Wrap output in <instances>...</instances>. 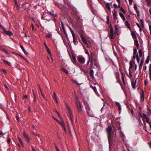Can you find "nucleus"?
Segmentation results:
<instances>
[{
  "label": "nucleus",
  "mask_w": 151,
  "mask_h": 151,
  "mask_svg": "<svg viewBox=\"0 0 151 151\" xmlns=\"http://www.w3.org/2000/svg\"><path fill=\"white\" fill-rule=\"evenodd\" d=\"M61 70L67 74H68L69 73L68 71L66 69H65L64 68H62Z\"/></svg>",
  "instance_id": "34"
},
{
  "label": "nucleus",
  "mask_w": 151,
  "mask_h": 151,
  "mask_svg": "<svg viewBox=\"0 0 151 151\" xmlns=\"http://www.w3.org/2000/svg\"><path fill=\"white\" fill-rule=\"evenodd\" d=\"M90 87L92 88L93 90L95 92V93L97 94L98 93L97 91L96 90V89L95 86L93 87L91 85Z\"/></svg>",
  "instance_id": "30"
},
{
  "label": "nucleus",
  "mask_w": 151,
  "mask_h": 151,
  "mask_svg": "<svg viewBox=\"0 0 151 151\" xmlns=\"http://www.w3.org/2000/svg\"><path fill=\"white\" fill-rule=\"evenodd\" d=\"M54 111L57 113L58 116L59 118H60L61 117L60 114H59V113L57 111V110L56 109H54Z\"/></svg>",
  "instance_id": "43"
},
{
  "label": "nucleus",
  "mask_w": 151,
  "mask_h": 151,
  "mask_svg": "<svg viewBox=\"0 0 151 151\" xmlns=\"http://www.w3.org/2000/svg\"><path fill=\"white\" fill-rule=\"evenodd\" d=\"M144 62V60L143 59H141V60L140 63L139 64V70H141L142 69V68L143 65V63Z\"/></svg>",
  "instance_id": "18"
},
{
  "label": "nucleus",
  "mask_w": 151,
  "mask_h": 151,
  "mask_svg": "<svg viewBox=\"0 0 151 151\" xmlns=\"http://www.w3.org/2000/svg\"><path fill=\"white\" fill-rule=\"evenodd\" d=\"M86 111H87V112L88 114V115H89V114H90L89 112H90V107L89 106H88V108H87V109L86 108Z\"/></svg>",
  "instance_id": "45"
},
{
  "label": "nucleus",
  "mask_w": 151,
  "mask_h": 151,
  "mask_svg": "<svg viewBox=\"0 0 151 151\" xmlns=\"http://www.w3.org/2000/svg\"><path fill=\"white\" fill-rule=\"evenodd\" d=\"M14 3L16 5V6L17 7V9H18L20 7L18 5V3L16 0H14Z\"/></svg>",
  "instance_id": "40"
},
{
  "label": "nucleus",
  "mask_w": 151,
  "mask_h": 151,
  "mask_svg": "<svg viewBox=\"0 0 151 151\" xmlns=\"http://www.w3.org/2000/svg\"><path fill=\"white\" fill-rule=\"evenodd\" d=\"M136 58H137V60L138 63H139V58L138 56V53H137L136 55Z\"/></svg>",
  "instance_id": "54"
},
{
  "label": "nucleus",
  "mask_w": 151,
  "mask_h": 151,
  "mask_svg": "<svg viewBox=\"0 0 151 151\" xmlns=\"http://www.w3.org/2000/svg\"><path fill=\"white\" fill-rule=\"evenodd\" d=\"M129 63H130L129 67V74H131V71H130V69L131 68H132V67L133 66V64H132V62L131 61H130Z\"/></svg>",
  "instance_id": "31"
},
{
  "label": "nucleus",
  "mask_w": 151,
  "mask_h": 151,
  "mask_svg": "<svg viewBox=\"0 0 151 151\" xmlns=\"http://www.w3.org/2000/svg\"><path fill=\"white\" fill-rule=\"evenodd\" d=\"M119 15L120 17H121L122 19L124 20L125 21V17L123 14L122 13H119Z\"/></svg>",
  "instance_id": "25"
},
{
  "label": "nucleus",
  "mask_w": 151,
  "mask_h": 151,
  "mask_svg": "<svg viewBox=\"0 0 151 151\" xmlns=\"http://www.w3.org/2000/svg\"><path fill=\"white\" fill-rule=\"evenodd\" d=\"M94 71L93 70L91 69L90 72L89 74L90 76L92 77H94L93 76Z\"/></svg>",
  "instance_id": "29"
},
{
  "label": "nucleus",
  "mask_w": 151,
  "mask_h": 151,
  "mask_svg": "<svg viewBox=\"0 0 151 151\" xmlns=\"http://www.w3.org/2000/svg\"><path fill=\"white\" fill-rule=\"evenodd\" d=\"M150 56H149V55L148 56L147 58L145 60L146 63L147 64L149 63V60H150Z\"/></svg>",
  "instance_id": "42"
},
{
  "label": "nucleus",
  "mask_w": 151,
  "mask_h": 151,
  "mask_svg": "<svg viewBox=\"0 0 151 151\" xmlns=\"http://www.w3.org/2000/svg\"><path fill=\"white\" fill-rule=\"evenodd\" d=\"M44 45L45 46V47L46 49H47V50L48 53L50 55H51V53L50 52V50L45 42H44Z\"/></svg>",
  "instance_id": "17"
},
{
  "label": "nucleus",
  "mask_w": 151,
  "mask_h": 151,
  "mask_svg": "<svg viewBox=\"0 0 151 151\" xmlns=\"http://www.w3.org/2000/svg\"><path fill=\"white\" fill-rule=\"evenodd\" d=\"M65 106L66 108L68 111L69 118L71 120V122L73 124V115L72 114V111L67 104H66Z\"/></svg>",
  "instance_id": "4"
},
{
  "label": "nucleus",
  "mask_w": 151,
  "mask_h": 151,
  "mask_svg": "<svg viewBox=\"0 0 151 151\" xmlns=\"http://www.w3.org/2000/svg\"><path fill=\"white\" fill-rule=\"evenodd\" d=\"M83 102L86 109L88 108V107L89 106L88 104L87 103L86 101H84Z\"/></svg>",
  "instance_id": "33"
},
{
  "label": "nucleus",
  "mask_w": 151,
  "mask_h": 151,
  "mask_svg": "<svg viewBox=\"0 0 151 151\" xmlns=\"http://www.w3.org/2000/svg\"><path fill=\"white\" fill-rule=\"evenodd\" d=\"M110 3H106V8L109 10L110 12L111 11V8L110 7Z\"/></svg>",
  "instance_id": "20"
},
{
  "label": "nucleus",
  "mask_w": 151,
  "mask_h": 151,
  "mask_svg": "<svg viewBox=\"0 0 151 151\" xmlns=\"http://www.w3.org/2000/svg\"><path fill=\"white\" fill-rule=\"evenodd\" d=\"M73 42L75 44V45H76L78 43V41H77V39H73Z\"/></svg>",
  "instance_id": "52"
},
{
  "label": "nucleus",
  "mask_w": 151,
  "mask_h": 151,
  "mask_svg": "<svg viewBox=\"0 0 151 151\" xmlns=\"http://www.w3.org/2000/svg\"><path fill=\"white\" fill-rule=\"evenodd\" d=\"M134 40V44L137 47V48L138 49L139 48V44L138 42V40L136 39Z\"/></svg>",
  "instance_id": "24"
},
{
  "label": "nucleus",
  "mask_w": 151,
  "mask_h": 151,
  "mask_svg": "<svg viewBox=\"0 0 151 151\" xmlns=\"http://www.w3.org/2000/svg\"><path fill=\"white\" fill-rule=\"evenodd\" d=\"M32 92H33V96H34V101L35 102V101H36V96H35V93L34 92V90H32Z\"/></svg>",
  "instance_id": "57"
},
{
  "label": "nucleus",
  "mask_w": 151,
  "mask_h": 151,
  "mask_svg": "<svg viewBox=\"0 0 151 151\" xmlns=\"http://www.w3.org/2000/svg\"><path fill=\"white\" fill-rule=\"evenodd\" d=\"M113 17L114 18V19H118V17H117V11H116V10H114L113 11Z\"/></svg>",
  "instance_id": "8"
},
{
  "label": "nucleus",
  "mask_w": 151,
  "mask_h": 151,
  "mask_svg": "<svg viewBox=\"0 0 151 151\" xmlns=\"http://www.w3.org/2000/svg\"><path fill=\"white\" fill-rule=\"evenodd\" d=\"M115 76L116 77V79L117 80V81H118V80L119 78V75L118 73H115Z\"/></svg>",
  "instance_id": "48"
},
{
  "label": "nucleus",
  "mask_w": 151,
  "mask_h": 151,
  "mask_svg": "<svg viewBox=\"0 0 151 151\" xmlns=\"http://www.w3.org/2000/svg\"><path fill=\"white\" fill-rule=\"evenodd\" d=\"M58 122L60 125L61 126H63L64 124V122L63 121H58Z\"/></svg>",
  "instance_id": "41"
},
{
  "label": "nucleus",
  "mask_w": 151,
  "mask_h": 151,
  "mask_svg": "<svg viewBox=\"0 0 151 151\" xmlns=\"http://www.w3.org/2000/svg\"><path fill=\"white\" fill-rule=\"evenodd\" d=\"M141 99H143V100H144V92L143 91H142V92L141 93Z\"/></svg>",
  "instance_id": "35"
},
{
  "label": "nucleus",
  "mask_w": 151,
  "mask_h": 151,
  "mask_svg": "<svg viewBox=\"0 0 151 151\" xmlns=\"http://www.w3.org/2000/svg\"><path fill=\"white\" fill-rule=\"evenodd\" d=\"M1 51L2 52L4 53L6 55H9V53L4 48H3L1 49Z\"/></svg>",
  "instance_id": "27"
},
{
  "label": "nucleus",
  "mask_w": 151,
  "mask_h": 151,
  "mask_svg": "<svg viewBox=\"0 0 151 151\" xmlns=\"http://www.w3.org/2000/svg\"><path fill=\"white\" fill-rule=\"evenodd\" d=\"M148 110L149 111V112H147V114L149 116L150 115V114L151 113V110L150 109H148Z\"/></svg>",
  "instance_id": "64"
},
{
  "label": "nucleus",
  "mask_w": 151,
  "mask_h": 151,
  "mask_svg": "<svg viewBox=\"0 0 151 151\" xmlns=\"http://www.w3.org/2000/svg\"><path fill=\"white\" fill-rule=\"evenodd\" d=\"M52 97H53V98L55 100L56 103L57 104H58V99H57V95H56V93L54 91L53 92V95L52 96Z\"/></svg>",
  "instance_id": "12"
},
{
  "label": "nucleus",
  "mask_w": 151,
  "mask_h": 151,
  "mask_svg": "<svg viewBox=\"0 0 151 151\" xmlns=\"http://www.w3.org/2000/svg\"><path fill=\"white\" fill-rule=\"evenodd\" d=\"M38 87H39V89L40 91V92L41 93V94L42 96H43V98H45V95L43 94L42 91V90L41 89V88L40 87V86L39 85H38Z\"/></svg>",
  "instance_id": "44"
},
{
  "label": "nucleus",
  "mask_w": 151,
  "mask_h": 151,
  "mask_svg": "<svg viewBox=\"0 0 151 151\" xmlns=\"http://www.w3.org/2000/svg\"><path fill=\"white\" fill-rule=\"evenodd\" d=\"M78 61L81 63L83 64L85 63V59L84 57L82 56H78L77 58Z\"/></svg>",
  "instance_id": "6"
},
{
  "label": "nucleus",
  "mask_w": 151,
  "mask_h": 151,
  "mask_svg": "<svg viewBox=\"0 0 151 151\" xmlns=\"http://www.w3.org/2000/svg\"><path fill=\"white\" fill-rule=\"evenodd\" d=\"M120 123L119 122L117 123V125L118 126L117 127V128L118 130L120 129Z\"/></svg>",
  "instance_id": "49"
},
{
  "label": "nucleus",
  "mask_w": 151,
  "mask_h": 151,
  "mask_svg": "<svg viewBox=\"0 0 151 151\" xmlns=\"http://www.w3.org/2000/svg\"><path fill=\"white\" fill-rule=\"evenodd\" d=\"M116 106L118 107V109L119 111H120L121 109V108L120 104L119 103L117 102H116Z\"/></svg>",
  "instance_id": "28"
},
{
  "label": "nucleus",
  "mask_w": 151,
  "mask_h": 151,
  "mask_svg": "<svg viewBox=\"0 0 151 151\" xmlns=\"http://www.w3.org/2000/svg\"><path fill=\"white\" fill-rule=\"evenodd\" d=\"M72 81H73V82L74 83L76 84H77V85H80V84H79V83L77 82V81H76V80H73V79H72Z\"/></svg>",
  "instance_id": "60"
},
{
  "label": "nucleus",
  "mask_w": 151,
  "mask_h": 151,
  "mask_svg": "<svg viewBox=\"0 0 151 151\" xmlns=\"http://www.w3.org/2000/svg\"><path fill=\"white\" fill-rule=\"evenodd\" d=\"M106 131L107 133V137L109 142H112L113 141V136L111 133L112 127L110 126L106 128Z\"/></svg>",
  "instance_id": "1"
},
{
  "label": "nucleus",
  "mask_w": 151,
  "mask_h": 151,
  "mask_svg": "<svg viewBox=\"0 0 151 151\" xmlns=\"http://www.w3.org/2000/svg\"><path fill=\"white\" fill-rule=\"evenodd\" d=\"M139 55L140 57H142V50L141 49H139Z\"/></svg>",
  "instance_id": "59"
},
{
  "label": "nucleus",
  "mask_w": 151,
  "mask_h": 151,
  "mask_svg": "<svg viewBox=\"0 0 151 151\" xmlns=\"http://www.w3.org/2000/svg\"><path fill=\"white\" fill-rule=\"evenodd\" d=\"M84 47V50H85V52L86 54H87L88 56H90V54H89V53L88 52V50L87 49H86L84 47Z\"/></svg>",
  "instance_id": "32"
},
{
  "label": "nucleus",
  "mask_w": 151,
  "mask_h": 151,
  "mask_svg": "<svg viewBox=\"0 0 151 151\" xmlns=\"http://www.w3.org/2000/svg\"><path fill=\"white\" fill-rule=\"evenodd\" d=\"M56 16V14H54L50 12H47L43 14L42 17L44 18L46 20L48 21L50 20L52 17H54Z\"/></svg>",
  "instance_id": "2"
},
{
  "label": "nucleus",
  "mask_w": 151,
  "mask_h": 151,
  "mask_svg": "<svg viewBox=\"0 0 151 151\" xmlns=\"http://www.w3.org/2000/svg\"><path fill=\"white\" fill-rule=\"evenodd\" d=\"M62 127L63 128V129L64 131L66 132V127H65V125L64 124L63 125V126H62Z\"/></svg>",
  "instance_id": "53"
},
{
  "label": "nucleus",
  "mask_w": 151,
  "mask_h": 151,
  "mask_svg": "<svg viewBox=\"0 0 151 151\" xmlns=\"http://www.w3.org/2000/svg\"><path fill=\"white\" fill-rule=\"evenodd\" d=\"M147 117V116L146 115L145 113H142V121L143 122L144 124H145V119Z\"/></svg>",
  "instance_id": "21"
},
{
  "label": "nucleus",
  "mask_w": 151,
  "mask_h": 151,
  "mask_svg": "<svg viewBox=\"0 0 151 151\" xmlns=\"http://www.w3.org/2000/svg\"><path fill=\"white\" fill-rule=\"evenodd\" d=\"M125 24L128 28H130V24L128 21H126Z\"/></svg>",
  "instance_id": "36"
},
{
  "label": "nucleus",
  "mask_w": 151,
  "mask_h": 151,
  "mask_svg": "<svg viewBox=\"0 0 151 151\" xmlns=\"http://www.w3.org/2000/svg\"><path fill=\"white\" fill-rule=\"evenodd\" d=\"M136 80H135L134 82V81H131V84H132V86L134 89L135 88V85L136 84Z\"/></svg>",
  "instance_id": "22"
},
{
  "label": "nucleus",
  "mask_w": 151,
  "mask_h": 151,
  "mask_svg": "<svg viewBox=\"0 0 151 151\" xmlns=\"http://www.w3.org/2000/svg\"><path fill=\"white\" fill-rule=\"evenodd\" d=\"M131 35L134 39H137V37L135 33L133 31H131Z\"/></svg>",
  "instance_id": "19"
},
{
  "label": "nucleus",
  "mask_w": 151,
  "mask_h": 151,
  "mask_svg": "<svg viewBox=\"0 0 151 151\" xmlns=\"http://www.w3.org/2000/svg\"><path fill=\"white\" fill-rule=\"evenodd\" d=\"M88 56L89 57L88 60H93V58H94V55H93V56Z\"/></svg>",
  "instance_id": "55"
},
{
  "label": "nucleus",
  "mask_w": 151,
  "mask_h": 151,
  "mask_svg": "<svg viewBox=\"0 0 151 151\" xmlns=\"http://www.w3.org/2000/svg\"><path fill=\"white\" fill-rule=\"evenodd\" d=\"M94 60V63L97 62V56L95 54H94V58H93V61Z\"/></svg>",
  "instance_id": "38"
},
{
  "label": "nucleus",
  "mask_w": 151,
  "mask_h": 151,
  "mask_svg": "<svg viewBox=\"0 0 151 151\" xmlns=\"http://www.w3.org/2000/svg\"><path fill=\"white\" fill-rule=\"evenodd\" d=\"M149 74L150 76L151 75V63L149 65Z\"/></svg>",
  "instance_id": "56"
},
{
  "label": "nucleus",
  "mask_w": 151,
  "mask_h": 151,
  "mask_svg": "<svg viewBox=\"0 0 151 151\" xmlns=\"http://www.w3.org/2000/svg\"><path fill=\"white\" fill-rule=\"evenodd\" d=\"M76 106L78 111L80 113H81L83 111V107L80 101L78 99L76 102Z\"/></svg>",
  "instance_id": "3"
},
{
  "label": "nucleus",
  "mask_w": 151,
  "mask_h": 151,
  "mask_svg": "<svg viewBox=\"0 0 151 151\" xmlns=\"http://www.w3.org/2000/svg\"><path fill=\"white\" fill-rule=\"evenodd\" d=\"M61 27H62V29L63 30L64 34L67 36V34L66 32V31L65 30V27H64L63 24V22H61Z\"/></svg>",
  "instance_id": "15"
},
{
  "label": "nucleus",
  "mask_w": 151,
  "mask_h": 151,
  "mask_svg": "<svg viewBox=\"0 0 151 151\" xmlns=\"http://www.w3.org/2000/svg\"><path fill=\"white\" fill-rule=\"evenodd\" d=\"M109 28H110V32L108 33V36L110 39L112 40L114 39V29L111 24H110Z\"/></svg>",
  "instance_id": "5"
},
{
  "label": "nucleus",
  "mask_w": 151,
  "mask_h": 151,
  "mask_svg": "<svg viewBox=\"0 0 151 151\" xmlns=\"http://www.w3.org/2000/svg\"><path fill=\"white\" fill-rule=\"evenodd\" d=\"M87 45L86 47L88 49V50H91V49H92L91 47V46H90V45H89L88 42L87 43V44H86Z\"/></svg>",
  "instance_id": "51"
},
{
  "label": "nucleus",
  "mask_w": 151,
  "mask_h": 151,
  "mask_svg": "<svg viewBox=\"0 0 151 151\" xmlns=\"http://www.w3.org/2000/svg\"><path fill=\"white\" fill-rule=\"evenodd\" d=\"M134 8L136 10L137 13V16L138 17H139V12L138 10L137 9V7L135 4H134Z\"/></svg>",
  "instance_id": "14"
},
{
  "label": "nucleus",
  "mask_w": 151,
  "mask_h": 151,
  "mask_svg": "<svg viewBox=\"0 0 151 151\" xmlns=\"http://www.w3.org/2000/svg\"><path fill=\"white\" fill-rule=\"evenodd\" d=\"M23 136L28 142H30V138L25 133H23Z\"/></svg>",
  "instance_id": "13"
},
{
  "label": "nucleus",
  "mask_w": 151,
  "mask_h": 151,
  "mask_svg": "<svg viewBox=\"0 0 151 151\" xmlns=\"http://www.w3.org/2000/svg\"><path fill=\"white\" fill-rule=\"evenodd\" d=\"M120 9V11L122 12L124 14H125V13H126V10H125L124 9H123L122 8V7H121Z\"/></svg>",
  "instance_id": "46"
},
{
  "label": "nucleus",
  "mask_w": 151,
  "mask_h": 151,
  "mask_svg": "<svg viewBox=\"0 0 151 151\" xmlns=\"http://www.w3.org/2000/svg\"><path fill=\"white\" fill-rule=\"evenodd\" d=\"M90 68L91 69L92 68V67L93 66V60H90Z\"/></svg>",
  "instance_id": "37"
},
{
  "label": "nucleus",
  "mask_w": 151,
  "mask_h": 151,
  "mask_svg": "<svg viewBox=\"0 0 151 151\" xmlns=\"http://www.w3.org/2000/svg\"><path fill=\"white\" fill-rule=\"evenodd\" d=\"M64 3L65 4H67V6H68V4H70L69 1L68 0H64Z\"/></svg>",
  "instance_id": "47"
},
{
  "label": "nucleus",
  "mask_w": 151,
  "mask_h": 151,
  "mask_svg": "<svg viewBox=\"0 0 151 151\" xmlns=\"http://www.w3.org/2000/svg\"><path fill=\"white\" fill-rule=\"evenodd\" d=\"M1 60L3 61V62L5 64L9 65V66L11 65V63L10 62L8 61H7L4 60V59H2Z\"/></svg>",
  "instance_id": "23"
},
{
  "label": "nucleus",
  "mask_w": 151,
  "mask_h": 151,
  "mask_svg": "<svg viewBox=\"0 0 151 151\" xmlns=\"http://www.w3.org/2000/svg\"><path fill=\"white\" fill-rule=\"evenodd\" d=\"M140 23L142 27L143 28L144 27V21L143 19H141L140 20Z\"/></svg>",
  "instance_id": "39"
},
{
  "label": "nucleus",
  "mask_w": 151,
  "mask_h": 151,
  "mask_svg": "<svg viewBox=\"0 0 151 151\" xmlns=\"http://www.w3.org/2000/svg\"><path fill=\"white\" fill-rule=\"evenodd\" d=\"M52 36V34H50L48 33L46 35H45V37L47 38H50Z\"/></svg>",
  "instance_id": "50"
},
{
  "label": "nucleus",
  "mask_w": 151,
  "mask_h": 151,
  "mask_svg": "<svg viewBox=\"0 0 151 151\" xmlns=\"http://www.w3.org/2000/svg\"><path fill=\"white\" fill-rule=\"evenodd\" d=\"M146 119V122L147 123H148V124H151V122H149V118H148V117H147Z\"/></svg>",
  "instance_id": "63"
},
{
  "label": "nucleus",
  "mask_w": 151,
  "mask_h": 151,
  "mask_svg": "<svg viewBox=\"0 0 151 151\" xmlns=\"http://www.w3.org/2000/svg\"><path fill=\"white\" fill-rule=\"evenodd\" d=\"M146 1L147 2V4L150 5L151 4V0H146Z\"/></svg>",
  "instance_id": "58"
},
{
  "label": "nucleus",
  "mask_w": 151,
  "mask_h": 151,
  "mask_svg": "<svg viewBox=\"0 0 151 151\" xmlns=\"http://www.w3.org/2000/svg\"><path fill=\"white\" fill-rule=\"evenodd\" d=\"M68 6L70 7L71 10L73 12L75 10H76V9L71 4H68Z\"/></svg>",
  "instance_id": "11"
},
{
  "label": "nucleus",
  "mask_w": 151,
  "mask_h": 151,
  "mask_svg": "<svg viewBox=\"0 0 151 151\" xmlns=\"http://www.w3.org/2000/svg\"><path fill=\"white\" fill-rule=\"evenodd\" d=\"M81 38L83 42L86 44H87V41L82 34L81 35Z\"/></svg>",
  "instance_id": "10"
},
{
  "label": "nucleus",
  "mask_w": 151,
  "mask_h": 151,
  "mask_svg": "<svg viewBox=\"0 0 151 151\" xmlns=\"http://www.w3.org/2000/svg\"><path fill=\"white\" fill-rule=\"evenodd\" d=\"M7 142L8 143H9L11 141V139L9 137V135H8V137H7Z\"/></svg>",
  "instance_id": "61"
},
{
  "label": "nucleus",
  "mask_w": 151,
  "mask_h": 151,
  "mask_svg": "<svg viewBox=\"0 0 151 151\" xmlns=\"http://www.w3.org/2000/svg\"><path fill=\"white\" fill-rule=\"evenodd\" d=\"M18 138L20 144H22V141L20 137L19 136H18Z\"/></svg>",
  "instance_id": "62"
},
{
  "label": "nucleus",
  "mask_w": 151,
  "mask_h": 151,
  "mask_svg": "<svg viewBox=\"0 0 151 151\" xmlns=\"http://www.w3.org/2000/svg\"><path fill=\"white\" fill-rule=\"evenodd\" d=\"M118 25H115L114 26V28H115V34L116 35H118V34H117V32L118 31Z\"/></svg>",
  "instance_id": "16"
},
{
  "label": "nucleus",
  "mask_w": 151,
  "mask_h": 151,
  "mask_svg": "<svg viewBox=\"0 0 151 151\" xmlns=\"http://www.w3.org/2000/svg\"><path fill=\"white\" fill-rule=\"evenodd\" d=\"M71 58L72 61L73 62V63L76 65L79 64L77 62L76 57L74 56V55L72 54V57H71Z\"/></svg>",
  "instance_id": "7"
},
{
  "label": "nucleus",
  "mask_w": 151,
  "mask_h": 151,
  "mask_svg": "<svg viewBox=\"0 0 151 151\" xmlns=\"http://www.w3.org/2000/svg\"><path fill=\"white\" fill-rule=\"evenodd\" d=\"M3 31L6 34L10 36L13 35V33L10 31H6L5 29H4Z\"/></svg>",
  "instance_id": "9"
},
{
  "label": "nucleus",
  "mask_w": 151,
  "mask_h": 151,
  "mask_svg": "<svg viewBox=\"0 0 151 151\" xmlns=\"http://www.w3.org/2000/svg\"><path fill=\"white\" fill-rule=\"evenodd\" d=\"M20 47H21V48H22V50L24 51V53L26 55H27L28 54V53L26 51V50H25L24 47L22 45H21Z\"/></svg>",
  "instance_id": "26"
}]
</instances>
